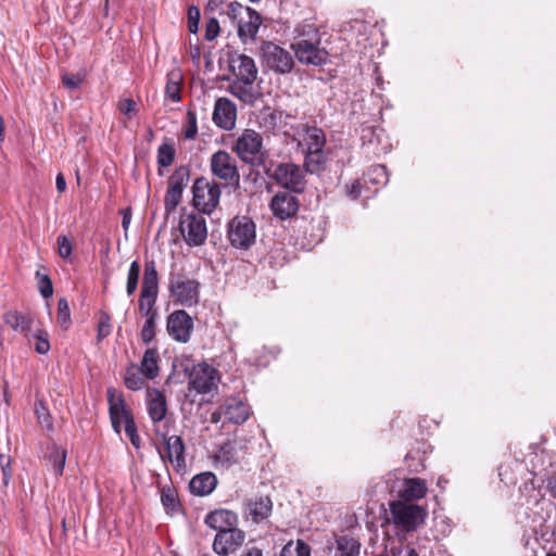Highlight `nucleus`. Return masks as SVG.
<instances>
[{"label": "nucleus", "instance_id": "obj_27", "mask_svg": "<svg viewBox=\"0 0 556 556\" xmlns=\"http://www.w3.org/2000/svg\"><path fill=\"white\" fill-rule=\"evenodd\" d=\"M140 293H159V274L154 261H147L144 264L143 281Z\"/></svg>", "mask_w": 556, "mask_h": 556}, {"label": "nucleus", "instance_id": "obj_56", "mask_svg": "<svg viewBox=\"0 0 556 556\" xmlns=\"http://www.w3.org/2000/svg\"><path fill=\"white\" fill-rule=\"evenodd\" d=\"M161 501L167 509H174L177 505L175 493L170 489L162 491Z\"/></svg>", "mask_w": 556, "mask_h": 556}, {"label": "nucleus", "instance_id": "obj_50", "mask_svg": "<svg viewBox=\"0 0 556 556\" xmlns=\"http://www.w3.org/2000/svg\"><path fill=\"white\" fill-rule=\"evenodd\" d=\"M188 125L185 129V139L193 140L198 134L197 115L193 111L187 112Z\"/></svg>", "mask_w": 556, "mask_h": 556}, {"label": "nucleus", "instance_id": "obj_9", "mask_svg": "<svg viewBox=\"0 0 556 556\" xmlns=\"http://www.w3.org/2000/svg\"><path fill=\"white\" fill-rule=\"evenodd\" d=\"M200 283L185 276L172 277L169 292L174 300L182 306H192L199 302Z\"/></svg>", "mask_w": 556, "mask_h": 556}, {"label": "nucleus", "instance_id": "obj_44", "mask_svg": "<svg viewBox=\"0 0 556 556\" xmlns=\"http://www.w3.org/2000/svg\"><path fill=\"white\" fill-rule=\"evenodd\" d=\"M36 278L38 282V290L42 298L48 299L53 294V286L52 281L48 275L41 274L40 271L36 273Z\"/></svg>", "mask_w": 556, "mask_h": 556}, {"label": "nucleus", "instance_id": "obj_62", "mask_svg": "<svg viewBox=\"0 0 556 556\" xmlns=\"http://www.w3.org/2000/svg\"><path fill=\"white\" fill-rule=\"evenodd\" d=\"M122 227L124 231L127 232L131 222V210L129 207L122 210Z\"/></svg>", "mask_w": 556, "mask_h": 556}, {"label": "nucleus", "instance_id": "obj_39", "mask_svg": "<svg viewBox=\"0 0 556 556\" xmlns=\"http://www.w3.org/2000/svg\"><path fill=\"white\" fill-rule=\"evenodd\" d=\"M215 458L226 465L237 462L236 458V441L225 442L218 450Z\"/></svg>", "mask_w": 556, "mask_h": 556}, {"label": "nucleus", "instance_id": "obj_15", "mask_svg": "<svg viewBox=\"0 0 556 556\" xmlns=\"http://www.w3.org/2000/svg\"><path fill=\"white\" fill-rule=\"evenodd\" d=\"M244 540L245 533L238 526H235L229 530L216 533L213 541V551L220 556H227L242 546Z\"/></svg>", "mask_w": 556, "mask_h": 556}, {"label": "nucleus", "instance_id": "obj_23", "mask_svg": "<svg viewBox=\"0 0 556 556\" xmlns=\"http://www.w3.org/2000/svg\"><path fill=\"white\" fill-rule=\"evenodd\" d=\"M254 81V79H233L228 87V91L244 103H253L257 98Z\"/></svg>", "mask_w": 556, "mask_h": 556}, {"label": "nucleus", "instance_id": "obj_1", "mask_svg": "<svg viewBox=\"0 0 556 556\" xmlns=\"http://www.w3.org/2000/svg\"><path fill=\"white\" fill-rule=\"evenodd\" d=\"M326 135L316 126L305 127L299 147L304 153V168L309 174H318L325 170L328 162V153L325 150Z\"/></svg>", "mask_w": 556, "mask_h": 556}, {"label": "nucleus", "instance_id": "obj_41", "mask_svg": "<svg viewBox=\"0 0 556 556\" xmlns=\"http://www.w3.org/2000/svg\"><path fill=\"white\" fill-rule=\"evenodd\" d=\"M49 459L56 476H61L64 470L66 460V451L63 448L54 447L50 453Z\"/></svg>", "mask_w": 556, "mask_h": 556}, {"label": "nucleus", "instance_id": "obj_59", "mask_svg": "<svg viewBox=\"0 0 556 556\" xmlns=\"http://www.w3.org/2000/svg\"><path fill=\"white\" fill-rule=\"evenodd\" d=\"M391 554L394 556H419L418 553L408 546L402 547V546H392L391 547Z\"/></svg>", "mask_w": 556, "mask_h": 556}, {"label": "nucleus", "instance_id": "obj_47", "mask_svg": "<svg viewBox=\"0 0 556 556\" xmlns=\"http://www.w3.org/2000/svg\"><path fill=\"white\" fill-rule=\"evenodd\" d=\"M182 192L178 190H174L170 188H167L165 198H164V205L167 213H172L175 211L177 205L179 204L181 200Z\"/></svg>", "mask_w": 556, "mask_h": 556}, {"label": "nucleus", "instance_id": "obj_4", "mask_svg": "<svg viewBox=\"0 0 556 556\" xmlns=\"http://www.w3.org/2000/svg\"><path fill=\"white\" fill-rule=\"evenodd\" d=\"M261 55L264 65L276 74H289L294 67L292 54L285 48L271 41H265L262 43Z\"/></svg>", "mask_w": 556, "mask_h": 556}, {"label": "nucleus", "instance_id": "obj_40", "mask_svg": "<svg viewBox=\"0 0 556 556\" xmlns=\"http://www.w3.org/2000/svg\"><path fill=\"white\" fill-rule=\"evenodd\" d=\"M140 264L138 261H134L131 262L130 266H129V270H128V275H127V283H126V292H127V295H132L136 290H137V287H138V281H139V277H140Z\"/></svg>", "mask_w": 556, "mask_h": 556}, {"label": "nucleus", "instance_id": "obj_42", "mask_svg": "<svg viewBox=\"0 0 556 556\" xmlns=\"http://www.w3.org/2000/svg\"><path fill=\"white\" fill-rule=\"evenodd\" d=\"M35 414H36L37 420L41 425V427H43L48 430H52L53 424H52L51 415H50L47 406L41 401L35 402Z\"/></svg>", "mask_w": 556, "mask_h": 556}, {"label": "nucleus", "instance_id": "obj_28", "mask_svg": "<svg viewBox=\"0 0 556 556\" xmlns=\"http://www.w3.org/2000/svg\"><path fill=\"white\" fill-rule=\"evenodd\" d=\"M3 320L13 330L25 333L29 330L33 318L28 314L10 311L3 315Z\"/></svg>", "mask_w": 556, "mask_h": 556}, {"label": "nucleus", "instance_id": "obj_37", "mask_svg": "<svg viewBox=\"0 0 556 556\" xmlns=\"http://www.w3.org/2000/svg\"><path fill=\"white\" fill-rule=\"evenodd\" d=\"M388 180V173L384 165H374L365 175V182H370L376 186H384Z\"/></svg>", "mask_w": 556, "mask_h": 556}, {"label": "nucleus", "instance_id": "obj_35", "mask_svg": "<svg viewBox=\"0 0 556 556\" xmlns=\"http://www.w3.org/2000/svg\"><path fill=\"white\" fill-rule=\"evenodd\" d=\"M124 382L130 390L137 391L142 389L144 384L143 375L136 365H131L127 368Z\"/></svg>", "mask_w": 556, "mask_h": 556}, {"label": "nucleus", "instance_id": "obj_26", "mask_svg": "<svg viewBox=\"0 0 556 556\" xmlns=\"http://www.w3.org/2000/svg\"><path fill=\"white\" fill-rule=\"evenodd\" d=\"M217 484V479L212 472H204L197 475L190 481V490L195 495H207L210 494Z\"/></svg>", "mask_w": 556, "mask_h": 556}, {"label": "nucleus", "instance_id": "obj_58", "mask_svg": "<svg viewBox=\"0 0 556 556\" xmlns=\"http://www.w3.org/2000/svg\"><path fill=\"white\" fill-rule=\"evenodd\" d=\"M543 482L546 483V490L548 491L549 495L556 497V471H548L546 479Z\"/></svg>", "mask_w": 556, "mask_h": 556}, {"label": "nucleus", "instance_id": "obj_24", "mask_svg": "<svg viewBox=\"0 0 556 556\" xmlns=\"http://www.w3.org/2000/svg\"><path fill=\"white\" fill-rule=\"evenodd\" d=\"M427 493V486L420 478L405 479L402 490H400V501H408L422 498Z\"/></svg>", "mask_w": 556, "mask_h": 556}, {"label": "nucleus", "instance_id": "obj_63", "mask_svg": "<svg viewBox=\"0 0 556 556\" xmlns=\"http://www.w3.org/2000/svg\"><path fill=\"white\" fill-rule=\"evenodd\" d=\"M225 2L226 0H208L205 7V11L214 13L218 11Z\"/></svg>", "mask_w": 556, "mask_h": 556}, {"label": "nucleus", "instance_id": "obj_45", "mask_svg": "<svg viewBox=\"0 0 556 556\" xmlns=\"http://www.w3.org/2000/svg\"><path fill=\"white\" fill-rule=\"evenodd\" d=\"M85 77L86 75L84 72L64 73L62 75V83L67 89L73 90L79 88L85 80Z\"/></svg>", "mask_w": 556, "mask_h": 556}, {"label": "nucleus", "instance_id": "obj_49", "mask_svg": "<svg viewBox=\"0 0 556 556\" xmlns=\"http://www.w3.org/2000/svg\"><path fill=\"white\" fill-rule=\"evenodd\" d=\"M156 319L157 318H148L144 321L140 336L146 344L150 343L155 337Z\"/></svg>", "mask_w": 556, "mask_h": 556}, {"label": "nucleus", "instance_id": "obj_10", "mask_svg": "<svg viewBox=\"0 0 556 556\" xmlns=\"http://www.w3.org/2000/svg\"><path fill=\"white\" fill-rule=\"evenodd\" d=\"M291 48L302 64L320 66L328 62L329 53L320 47V41L299 39L291 45Z\"/></svg>", "mask_w": 556, "mask_h": 556}, {"label": "nucleus", "instance_id": "obj_61", "mask_svg": "<svg viewBox=\"0 0 556 556\" xmlns=\"http://www.w3.org/2000/svg\"><path fill=\"white\" fill-rule=\"evenodd\" d=\"M361 189H362L361 182L358 180H355L349 187L348 195L351 199L355 200V199H357L361 195V192H362Z\"/></svg>", "mask_w": 556, "mask_h": 556}, {"label": "nucleus", "instance_id": "obj_46", "mask_svg": "<svg viewBox=\"0 0 556 556\" xmlns=\"http://www.w3.org/2000/svg\"><path fill=\"white\" fill-rule=\"evenodd\" d=\"M34 348L39 354H47L50 350L49 334L47 331L39 330L34 334Z\"/></svg>", "mask_w": 556, "mask_h": 556}, {"label": "nucleus", "instance_id": "obj_22", "mask_svg": "<svg viewBox=\"0 0 556 556\" xmlns=\"http://www.w3.org/2000/svg\"><path fill=\"white\" fill-rule=\"evenodd\" d=\"M166 457L178 469L185 466V444L179 435L167 437L162 433Z\"/></svg>", "mask_w": 556, "mask_h": 556}, {"label": "nucleus", "instance_id": "obj_53", "mask_svg": "<svg viewBox=\"0 0 556 556\" xmlns=\"http://www.w3.org/2000/svg\"><path fill=\"white\" fill-rule=\"evenodd\" d=\"M200 10L195 5H191L188 9V29L192 34H197L200 22Z\"/></svg>", "mask_w": 556, "mask_h": 556}, {"label": "nucleus", "instance_id": "obj_18", "mask_svg": "<svg viewBox=\"0 0 556 556\" xmlns=\"http://www.w3.org/2000/svg\"><path fill=\"white\" fill-rule=\"evenodd\" d=\"M262 24L261 15L253 9H245V17H240L238 23V36L243 42L255 39Z\"/></svg>", "mask_w": 556, "mask_h": 556}, {"label": "nucleus", "instance_id": "obj_8", "mask_svg": "<svg viewBox=\"0 0 556 556\" xmlns=\"http://www.w3.org/2000/svg\"><path fill=\"white\" fill-rule=\"evenodd\" d=\"M255 225L245 216H236L228 225V239L235 248H250L255 241Z\"/></svg>", "mask_w": 556, "mask_h": 556}, {"label": "nucleus", "instance_id": "obj_29", "mask_svg": "<svg viewBox=\"0 0 556 556\" xmlns=\"http://www.w3.org/2000/svg\"><path fill=\"white\" fill-rule=\"evenodd\" d=\"M159 354L155 349H148L140 364V371L148 379H154L159 375Z\"/></svg>", "mask_w": 556, "mask_h": 556}, {"label": "nucleus", "instance_id": "obj_25", "mask_svg": "<svg viewBox=\"0 0 556 556\" xmlns=\"http://www.w3.org/2000/svg\"><path fill=\"white\" fill-rule=\"evenodd\" d=\"M273 503L268 496L250 500L247 503V510L254 522L266 519L271 511Z\"/></svg>", "mask_w": 556, "mask_h": 556}, {"label": "nucleus", "instance_id": "obj_11", "mask_svg": "<svg viewBox=\"0 0 556 556\" xmlns=\"http://www.w3.org/2000/svg\"><path fill=\"white\" fill-rule=\"evenodd\" d=\"M218 381V371L205 363L193 366L189 374V387L200 394L210 393L217 387Z\"/></svg>", "mask_w": 556, "mask_h": 556}, {"label": "nucleus", "instance_id": "obj_64", "mask_svg": "<svg viewBox=\"0 0 556 556\" xmlns=\"http://www.w3.org/2000/svg\"><path fill=\"white\" fill-rule=\"evenodd\" d=\"M55 185H56V190L59 192H64L66 190V181H65L64 175L62 173H59L56 175Z\"/></svg>", "mask_w": 556, "mask_h": 556}, {"label": "nucleus", "instance_id": "obj_12", "mask_svg": "<svg viewBox=\"0 0 556 556\" xmlns=\"http://www.w3.org/2000/svg\"><path fill=\"white\" fill-rule=\"evenodd\" d=\"M211 170L213 175L229 184H238L240 174L237 166V161L224 150L215 152L210 161Z\"/></svg>", "mask_w": 556, "mask_h": 556}, {"label": "nucleus", "instance_id": "obj_43", "mask_svg": "<svg viewBox=\"0 0 556 556\" xmlns=\"http://www.w3.org/2000/svg\"><path fill=\"white\" fill-rule=\"evenodd\" d=\"M56 319H58V323L64 328H67V326L71 323V311H70L68 302L65 298H61L58 302Z\"/></svg>", "mask_w": 556, "mask_h": 556}, {"label": "nucleus", "instance_id": "obj_32", "mask_svg": "<svg viewBox=\"0 0 556 556\" xmlns=\"http://www.w3.org/2000/svg\"><path fill=\"white\" fill-rule=\"evenodd\" d=\"M156 299V294L140 293L138 303L139 312L146 319L159 317L157 309L155 308Z\"/></svg>", "mask_w": 556, "mask_h": 556}, {"label": "nucleus", "instance_id": "obj_3", "mask_svg": "<svg viewBox=\"0 0 556 556\" xmlns=\"http://www.w3.org/2000/svg\"><path fill=\"white\" fill-rule=\"evenodd\" d=\"M390 511L394 525L402 530L409 532L416 530L424 523L427 517L425 507L408 501H395L390 504Z\"/></svg>", "mask_w": 556, "mask_h": 556}, {"label": "nucleus", "instance_id": "obj_34", "mask_svg": "<svg viewBox=\"0 0 556 556\" xmlns=\"http://www.w3.org/2000/svg\"><path fill=\"white\" fill-rule=\"evenodd\" d=\"M280 556H311V547L303 540L289 541L282 547Z\"/></svg>", "mask_w": 556, "mask_h": 556}, {"label": "nucleus", "instance_id": "obj_36", "mask_svg": "<svg viewBox=\"0 0 556 556\" xmlns=\"http://www.w3.org/2000/svg\"><path fill=\"white\" fill-rule=\"evenodd\" d=\"M225 415L228 418V420H230L235 424H242L249 417L248 408L242 403H235V404L226 405Z\"/></svg>", "mask_w": 556, "mask_h": 556}, {"label": "nucleus", "instance_id": "obj_6", "mask_svg": "<svg viewBox=\"0 0 556 556\" xmlns=\"http://www.w3.org/2000/svg\"><path fill=\"white\" fill-rule=\"evenodd\" d=\"M179 229L186 243L190 247L202 245L207 238L206 222L200 212L182 214Z\"/></svg>", "mask_w": 556, "mask_h": 556}, {"label": "nucleus", "instance_id": "obj_7", "mask_svg": "<svg viewBox=\"0 0 556 556\" xmlns=\"http://www.w3.org/2000/svg\"><path fill=\"white\" fill-rule=\"evenodd\" d=\"M193 205L201 213L210 214L218 205L220 188L216 182L199 178L193 184Z\"/></svg>", "mask_w": 556, "mask_h": 556}, {"label": "nucleus", "instance_id": "obj_48", "mask_svg": "<svg viewBox=\"0 0 556 556\" xmlns=\"http://www.w3.org/2000/svg\"><path fill=\"white\" fill-rule=\"evenodd\" d=\"M300 39L320 41L318 29L314 24H303L298 28Z\"/></svg>", "mask_w": 556, "mask_h": 556}, {"label": "nucleus", "instance_id": "obj_52", "mask_svg": "<svg viewBox=\"0 0 556 556\" xmlns=\"http://www.w3.org/2000/svg\"><path fill=\"white\" fill-rule=\"evenodd\" d=\"M58 253L62 258H68L73 252V244L66 236H59L58 240Z\"/></svg>", "mask_w": 556, "mask_h": 556}, {"label": "nucleus", "instance_id": "obj_30", "mask_svg": "<svg viewBox=\"0 0 556 556\" xmlns=\"http://www.w3.org/2000/svg\"><path fill=\"white\" fill-rule=\"evenodd\" d=\"M361 543L358 540L341 535L336 540V551L333 556H357L359 554Z\"/></svg>", "mask_w": 556, "mask_h": 556}, {"label": "nucleus", "instance_id": "obj_19", "mask_svg": "<svg viewBox=\"0 0 556 556\" xmlns=\"http://www.w3.org/2000/svg\"><path fill=\"white\" fill-rule=\"evenodd\" d=\"M205 525L217 533L229 530L230 528L238 526V515L228 509H216L211 511L205 517Z\"/></svg>", "mask_w": 556, "mask_h": 556}, {"label": "nucleus", "instance_id": "obj_13", "mask_svg": "<svg viewBox=\"0 0 556 556\" xmlns=\"http://www.w3.org/2000/svg\"><path fill=\"white\" fill-rule=\"evenodd\" d=\"M193 326L192 317L184 309L174 311L167 317V332L177 342L187 343L191 338Z\"/></svg>", "mask_w": 556, "mask_h": 556}, {"label": "nucleus", "instance_id": "obj_55", "mask_svg": "<svg viewBox=\"0 0 556 556\" xmlns=\"http://www.w3.org/2000/svg\"><path fill=\"white\" fill-rule=\"evenodd\" d=\"M219 22L216 17H210L205 25V39L214 40L219 34Z\"/></svg>", "mask_w": 556, "mask_h": 556}, {"label": "nucleus", "instance_id": "obj_14", "mask_svg": "<svg viewBox=\"0 0 556 556\" xmlns=\"http://www.w3.org/2000/svg\"><path fill=\"white\" fill-rule=\"evenodd\" d=\"M106 394L112 427L116 433H121L122 425L127 424L128 419H134L132 414L126 407L122 393L114 388H109Z\"/></svg>", "mask_w": 556, "mask_h": 556}, {"label": "nucleus", "instance_id": "obj_16", "mask_svg": "<svg viewBox=\"0 0 556 556\" xmlns=\"http://www.w3.org/2000/svg\"><path fill=\"white\" fill-rule=\"evenodd\" d=\"M212 119L214 124L224 130H231L236 126L237 108L228 98H218L214 105Z\"/></svg>", "mask_w": 556, "mask_h": 556}, {"label": "nucleus", "instance_id": "obj_20", "mask_svg": "<svg viewBox=\"0 0 556 556\" xmlns=\"http://www.w3.org/2000/svg\"><path fill=\"white\" fill-rule=\"evenodd\" d=\"M230 68L235 79H256L257 68L254 60L245 54H233L230 58Z\"/></svg>", "mask_w": 556, "mask_h": 556}, {"label": "nucleus", "instance_id": "obj_31", "mask_svg": "<svg viewBox=\"0 0 556 556\" xmlns=\"http://www.w3.org/2000/svg\"><path fill=\"white\" fill-rule=\"evenodd\" d=\"M180 81L181 75L178 71H172L170 73H168L165 86V94L173 102H179L181 100Z\"/></svg>", "mask_w": 556, "mask_h": 556}, {"label": "nucleus", "instance_id": "obj_60", "mask_svg": "<svg viewBox=\"0 0 556 556\" xmlns=\"http://www.w3.org/2000/svg\"><path fill=\"white\" fill-rule=\"evenodd\" d=\"M118 108L123 114L129 115L135 112L136 102L131 99H124L119 102Z\"/></svg>", "mask_w": 556, "mask_h": 556}, {"label": "nucleus", "instance_id": "obj_33", "mask_svg": "<svg viewBox=\"0 0 556 556\" xmlns=\"http://www.w3.org/2000/svg\"><path fill=\"white\" fill-rule=\"evenodd\" d=\"M190 172L187 166L177 167L168 179V188L184 191L189 181Z\"/></svg>", "mask_w": 556, "mask_h": 556}, {"label": "nucleus", "instance_id": "obj_17", "mask_svg": "<svg viewBox=\"0 0 556 556\" xmlns=\"http://www.w3.org/2000/svg\"><path fill=\"white\" fill-rule=\"evenodd\" d=\"M270 208L276 217L283 220L296 214L299 201L293 194L280 191L271 199Z\"/></svg>", "mask_w": 556, "mask_h": 556}, {"label": "nucleus", "instance_id": "obj_5", "mask_svg": "<svg viewBox=\"0 0 556 556\" xmlns=\"http://www.w3.org/2000/svg\"><path fill=\"white\" fill-rule=\"evenodd\" d=\"M269 176L282 188L295 193H302L306 186L305 174L300 165L286 162L279 163Z\"/></svg>", "mask_w": 556, "mask_h": 556}, {"label": "nucleus", "instance_id": "obj_21", "mask_svg": "<svg viewBox=\"0 0 556 556\" xmlns=\"http://www.w3.org/2000/svg\"><path fill=\"white\" fill-rule=\"evenodd\" d=\"M147 409L150 419L154 425L161 422L167 414V402L165 395L157 389L147 391Z\"/></svg>", "mask_w": 556, "mask_h": 556}, {"label": "nucleus", "instance_id": "obj_51", "mask_svg": "<svg viewBox=\"0 0 556 556\" xmlns=\"http://www.w3.org/2000/svg\"><path fill=\"white\" fill-rule=\"evenodd\" d=\"M11 457L5 454H0V467L2 470V483L8 485L12 477Z\"/></svg>", "mask_w": 556, "mask_h": 556}, {"label": "nucleus", "instance_id": "obj_2", "mask_svg": "<svg viewBox=\"0 0 556 556\" xmlns=\"http://www.w3.org/2000/svg\"><path fill=\"white\" fill-rule=\"evenodd\" d=\"M232 150L242 162L252 166L264 165L267 157V152L263 147V138L253 129H244L237 138Z\"/></svg>", "mask_w": 556, "mask_h": 556}, {"label": "nucleus", "instance_id": "obj_57", "mask_svg": "<svg viewBox=\"0 0 556 556\" xmlns=\"http://www.w3.org/2000/svg\"><path fill=\"white\" fill-rule=\"evenodd\" d=\"M245 9L242 4L238 3V2H229L227 4V10H226V14L227 16H229L230 18H240V17H243L242 16V13L244 12L245 13Z\"/></svg>", "mask_w": 556, "mask_h": 556}, {"label": "nucleus", "instance_id": "obj_54", "mask_svg": "<svg viewBox=\"0 0 556 556\" xmlns=\"http://www.w3.org/2000/svg\"><path fill=\"white\" fill-rule=\"evenodd\" d=\"M125 426V432L128 439L130 440L131 444L138 448L140 446V437L137 432V426L135 422V419H128L127 424Z\"/></svg>", "mask_w": 556, "mask_h": 556}, {"label": "nucleus", "instance_id": "obj_38", "mask_svg": "<svg viewBox=\"0 0 556 556\" xmlns=\"http://www.w3.org/2000/svg\"><path fill=\"white\" fill-rule=\"evenodd\" d=\"M175 148L173 144L164 142L157 149V164L160 167H168L175 159Z\"/></svg>", "mask_w": 556, "mask_h": 556}]
</instances>
